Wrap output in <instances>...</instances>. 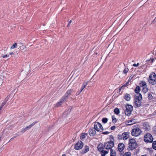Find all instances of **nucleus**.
<instances>
[{
	"label": "nucleus",
	"mask_w": 156,
	"mask_h": 156,
	"mask_svg": "<svg viewBox=\"0 0 156 156\" xmlns=\"http://www.w3.org/2000/svg\"><path fill=\"white\" fill-rule=\"evenodd\" d=\"M141 94H138L136 95L134 99L133 105L135 108H138L141 105V101L142 99Z\"/></svg>",
	"instance_id": "1"
},
{
	"label": "nucleus",
	"mask_w": 156,
	"mask_h": 156,
	"mask_svg": "<svg viewBox=\"0 0 156 156\" xmlns=\"http://www.w3.org/2000/svg\"><path fill=\"white\" fill-rule=\"evenodd\" d=\"M137 147V144L134 139L132 138L129 140L128 149L129 151L133 150Z\"/></svg>",
	"instance_id": "2"
},
{
	"label": "nucleus",
	"mask_w": 156,
	"mask_h": 156,
	"mask_svg": "<svg viewBox=\"0 0 156 156\" xmlns=\"http://www.w3.org/2000/svg\"><path fill=\"white\" fill-rule=\"evenodd\" d=\"M142 133V131L138 127H135L132 129L131 134L133 136H139Z\"/></svg>",
	"instance_id": "3"
},
{
	"label": "nucleus",
	"mask_w": 156,
	"mask_h": 156,
	"mask_svg": "<svg viewBox=\"0 0 156 156\" xmlns=\"http://www.w3.org/2000/svg\"><path fill=\"white\" fill-rule=\"evenodd\" d=\"M94 129L97 131L100 132L103 131L104 129L102 125L98 122H94Z\"/></svg>",
	"instance_id": "4"
},
{
	"label": "nucleus",
	"mask_w": 156,
	"mask_h": 156,
	"mask_svg": "<svg viewBox=\"0 0 156 156\" xmlns=\"http://www.w3.org/2000/svg\"><path fill=\"white\" fill-rule=\"evenodd\" d=\"M144 139L146 143H152L153 141L152 136L150 133L145 134L144 136Z\"/></svg>",
	"instance_id": "5"
},
{
	"label": "nucleus",
	"mask_w": 156,
	"mask_h": 156,
	"mask_svg": "<svg viewBox=\"0 0 156 156\" xmlns=\"http://www.w3.org/2000/svg\"><path fill=\"white\" fill-rule=\"evenodd\" d=\"M129 133L128 132H124L121 134H119L118 135V138L119 140H126L129 136Z\"/></svg>",
	"instance_id": "6"
},
{
	"label": "nucleus",
	"mask_w": 156,
	"mask_h": 156,
	"mask_svg": "<svg viewBox=\"0 0 156 156\" xmlns=\"http://www.w3.org/2000/svg\"><path fill=\"white\" fill-rule=\"evenodd\" d=\"M114 146V143L112 141L107 142L104 143V147L107 150H110L112 149V148Z\"/></svg>",
	"instance_id": "7"
},
{
	"label": "nucleus",
	"mask_w": 156,
	"mask_h": 156,
	"mask_svg": "<svg viewBox=\"0 0 156 156\" xmlns=\"http://www.w3.org/2000/svg\"><path fill=\"white\" fill-rule=\"evenodd\" d=\"M126 110L125 111V114L128 116L130 115L133 110V108L132 106L127 105L126 106Z\"/></svg>",
	"instance_id": "8"
},
{
	"label": "nucleus",
	"mask_w": 156,
	"mask_h": 156,
	"mask_svg": "<svg viewBox=\"0 0 156 156\" xmlns=\"http://www.w3.org/2000/svg\"><path fill=\"white\" fill-rule=\"evenodd\" d=\"M83 145V143L81 141H78L75 145L74 148L76 150L81 149Z\"/></svg>",
	"instance_id": "9"
},
{
	"label": "nucleus",
	"mask_w": 156,
	"mask_h": 156,
	"mask_svg": "<svg viewBox=\"0 0 156 156\" xmlns=\"http://www.w3.org/2000/svg\"><path fill=\"white\" fill-rule=\"evenodd\" d=\"M124 147L125 145L123 143L119 144L118 147V150L119 152L122 151L124 150Z\"/></svg>",
	"instance_id": "10"
},
{
	"label": "nucleus",
	"mask_w": 156,
	"mask_h": 156,
	"mask_svg": "<svg viewBox=\"0 0 156 156\" xmlns=\"http://www.w3.org/2000/svg\"><path fill=\"white\" fill-rule=\"evenodd\" d=\"M96 131L94 129H90L89 130V134L91 136H93L96 134Z\"/></svg>",
	"instance_id": "11"
},
{
	"label": "nucleus",
	"mask_w": 156,
	"mask_h": 156,
	"mask_svg": "<svg viewBox=\"0 0 156 156\" xmlns=\"http://www.w3.org/2000/svg\"><path fill=\"white\" fill-rule=\"evenodd\" d=\"M156 79H154L152 78H149L148 80V81L149 83L153 85H154L156 84V81L155 80Z\"/></svg>",
	"instance_id": "12"
},
{
	"label": "nucleus",
	"mask_w": 156,
	"mask_h": 156,
	"mask_svg": "<svg viewBox=\"0 0 156 156\" xmlns=\"http://www.w3.org/2000/svg\"><path fill=\"white\" fill-rule=\"evenodd\" d=\"M124 98L126 101H129L131 99V96L130 94L126 93L124 95Z\"/></svg>",
	"instance_id": "13"
},
{
	"label": "nucleus",
	"mask_w": 156,
	"mask_h": 156,
	"mask_svg": "<svg viewBox=\"0 0 156 156\" xmlns=\"http://www.w3.org/2000/svg\"><path fill=\"white\" fill-rule=\"evenodd\" d=\"M104 148H105L104 147V144H100L98 146V149L99 151L104 150Z\"/></svg>",
	"instance_id": "14"
},
{
	"label": "nucleus",
	"mask_w": 156,
	"mask_h": 156,
	"mask_svg": "<svg viewBox=\"0 0 156 156\" xmlns=\"http://www.w3.org/2000/svg\"><path fill=\"white\" fill-rule=\"evenodd\" d=\"M88 83V82L87 81H85L84 82L83 84V86L81 87V89L80 90V91L79 92V94H80V92H81L83 89L87 85Z\"/></svg>",
	"instance_id": "15"
},
{
	"label": "nucleus",
	"mask_w": 156,
	"mask_h": 156,
	"mask_svg": "<svg viewBox=\"0 0 156 156\" xmlns=\"http://www.w3.org/2000/svg\"><path fill=\"white\" fill-rule=\"evenodd\" d=\"M139 85L140 87H143L147 86L146 83L144 81H140L139 83Z\"/></svg>",
	"instance_id": "16"
},
{
	"label": "nucleus",
	"mask_w": 156,
	"mask_h": 156,
	"mask_svg": "<svg viewBox=\"0 0 156 156\" xmlns=\"http://www.w3.org/2000/svg\"><path fill=\"white\" fill-rule=\"evenodd\" d=\"M89 150V147L87 146H86L84 147V148L82 151V152L83 153H85Z\"/></svg>",
	"instance_id": "17"
},
{
	"label": "nucleus",
	"mask_w": 156,
	"mask_h": 156,
	"mask_svg": "<svg viewBox=\"0 0 156 156\" xmlns=\"http://www.w3.org/2000/svg\"><path fill=\"white\" fill-rule=\"evenodd\" d=\"M140 87L138 86H137L134 90L135 92L136 93H137L136 95H137L138 94H140L139 93L140 91Z\"/></svg>",
	"instance_id": "18"
},
{
	"label": "nucleus",
	"mask_w": 156,
	"mask_h": 156,
	"mask_svg": "<svg viewBox=\"0 0 156 156\" xmlns=\"http://www.w3.org/2000/svg\"><path fill=\"white\" fill-rule=\"evenodd\" d=\"M73 92V90L70 89L68 90L66 94H65V95L67 97H68L69 96V95H71L72 94Z\"/></svg>",
	"instance_id": "19"
},
{
	"label": "nucleus",
	"mask_w": 156,
	"mask_h": 156,
	"mask_svg": "<svg viewBox=\"0 0 156 156\" xmlns=\"http://www.w3.org/2000/svg\"><path fill=\"white\" fill-rule=\"evenodd\" d=\"M100 152V154L102 156H105V155L108 153L107 151L104 150L101 151Z\"/></svg>",
	"instance_id": "20"
},
{
	"label": "nucleus",
	"mask_w": 156,
	"mask_h": 156,
	"mask_svg": "<svg viewBox=\"0 0 156 156\" xmlns=\"http://www.w3.org/2000/svg\"><path fill=\"white\" fill-rule=\"evenodd\" d=\"M87 134L86 133H83L81 134L80 136V139L81 140H83L85 139L86 136H87Z\"/></svg>",
	"instance_id": "21"
},
{
	"label": "nucleus",
	"mask_w": 156,
	"mask_h": 156,
	"mask_svg": "<svg viewBox=\"0 0 156 156\" xmlns=\"http://www.w3.org/2000/svg\"><path fill=\"white\" fill-rule=\"evenodd\" d=\"M156 75L155 73L154 72L152 73L149 75V78H151L156 79Z\"/></svg>",
	"instance_id": "22"
},
{
	"label": "nucleus",
	"mask_w": 156,
	"mask_h": 156,
	"mask_svg": "<svg viewBox=\"0 0 156 156\" xmlns=\"http://www.w3.org/2000/svg\"><path fill=\"white\" fill-rule=\"evenodd\" d=\"M68 98V97H67L66 96L64 95V96L62 97V98L61 99V100L64 103L65 101H66Z\"/></svg>",
	"instance_id": "23"
},
{
	"label": "nucleus",
	"mask_w": 156,
	"mask_h": 156,
	"mask_svg": "<svg viewBox=\"0 0 156 156\" xmlns=\"http://www.w3.org/2000/svg\"><path fill=\"white\" fill-rule=\"evenodd\" d=\"M116 154L115 151L112 149L110 150V156H115Z\"/></svg>",
	"instance_id": "24"
},
{
	"label": "nucleus",
	"mask_w": 156,
	"mask_h": 156,
	"mask_svg": "<svg viewBox=\"0 0 156 156\" xmlns=\"http://www.w3.org/2000/svg\"><path fill=\"white\" fill-rule=\"evenodd\" d=\"M148 89L147 87V86H145V87L143 88L142 91H143V92L144 94H145L147 92V91H148Z\"/></svg>",
	"instance_id": "25"
},
{
	"label": "nucleus",
	"mask_w": 156,
	"mask_h": 156,
	"mask_svg": "<svg viewBox=\"0 0 156 156\" xmlns=\"http://www.w3.org/2000/svg\"><path fill=\"white\" fill-rule=\"evenodd\" d=\"M63 102L60 100V101L57 102L55 106V107L60 106Z\"/></svg>",
	"instance_id": "26"
},
{
	"label": "nucleus",
	"mask_w": 156,
	"mask_h": 156,
	"mask_svg": "<svg viewBox=\"0 0 156 156\" xmlns=\"http://www.w3.org/2000/svg\"><path fill=\"white\" fill-rule=\"evenodd\" d=\"M148 98L149 100H151L153 99V96L151 92H149L148 94Z\"/></svg>",
	"instance_id": "27"
},
{
	"label": "nucleus",
	"mask_w": 156,
	"mask_h": 156,
	"mask_svg": "<svg viewBox=\"0 0 156 156\" xmlns=\"http://www.w3.org/2000/svg\"><path fill=\"white\" fill-rule=\"evenodd\" d=\"M130 77H131V76L130 77L129 79V80H128V81L124 85H123L122 86V87H126L129 84V80H131V79L133 77H132L131 78V79H130Z\"/></svg>",
	"instance_id": "28"
},
{
	"label": "nucleus",
	"mask_w": 156,
	"mask_h": 156,
	"mask_svg": "<svg viewBox=\"0 0 156 156\" xmlns=\"http://www.w3.org/2000/svg\"><path fill=\"white\" fill-rule=\"evenodd\" d=\"M129 123H130L129 125H132L136 122V121L135 119L129 120L128 122Z\"/></svg>",
	"instance_id": "29"
},
{
	"label": "nucleus",
	"mask_w": 156,
	"mask_h": 156,
	"mask_svg": "<svg viewBox=\"0 0 156 156\" xmlns=\"http://www.w3.org/2000/svg\"><path fill=\"white\" fill-rule=\"evenodd\" d=\"M152 146L154 149L156 150V140L153 142Z\"/></svg>",
	"instance_id": "30"
},
{
	"label": "nucleus",
	"mask_w": 156,
	"mask_h": 156,
	"mask_svg": "<svg viewBox=\"0 0 156 156\" xmlns=\"http://www.w3.org/2000/svg\"><path fill=\"white\" fill-rule=\"evenodd\" d=\"M129 70L128 68H125L123 71V73L124 74H126Z\"/></svg>",
	"instance_id": "31"
},
{
	"label": "nucleus",
	"mask_w": 156,
	"mask_h": 156,
	"mask_svg": "<svg viewBox=\"0 0 156 156\" xmlns=\"http://www.w3.org/2000/svg\"><path fill=\"white\" fill-rule=\"evenodd\" d=\"M114 112L117 115L119 113V110L118 108H115L114 110Z\"/></svg>",
	"instance_id": "32"
},
{
	"label": "nucleus",
	"mask_w": 156,
	"mask_h": 156,
	"mask_svg": "<svg viewBox=\"0 0 156 156\" xmlns=\"http://www.w3.org/2000/svg\"><path fill=\"white\" fill-rule=\"evenodd\" d=\"M108 120V119L106 118H104L102 120V122L104 123H107Z\"/></svg>",
	"instance_id": "33"
},
{
	"label": "nucleus",
	"mask_w": 156,
	"mask_h": 156,
	"mask_svg": "<svg viewBox=\"0 0 156 156\" xmlns=\"http://www.w3.org/2000/svg\"><path fill=\"white\" fill-rule=\"evenodd\" d=\"M36 122H34L32 124L30 125L29 126H27V127L28 128V129H30L31 127H32L33 126H34Z\"/></svg>",
	"instance_id": "34"
},
{
	"label": "nucleus",
	"mask_w": 156,
	"mask_h": 156,
	"mask_svg": "<svg viewBox=\"0 0 156 156\" xmlns=\"http://www.w3.org/2000/svg\"><path fill=\"white\" fill-rule=\"evenodd\" d=\"M17 44L16 43H14L13 45L11 46V49H13L14 48H17Z\"/></svg>",
	"instance_id": "35"
},
{
	"label": "nucleus",
	"mask_w": 156,
	"mask_h": 156,
	"mask_svg": "<svg viewBox=\"0 0 156 156\" xmlns=\"http://www.w3.org/2000/svg\"><path fill=\"white\" fill-rule=\"evenodd\" d=\"M131 154L129 152H127L125 153L123 156H131Z\"/></svg>",
	"instance_id": "36"
},
{
	"label": "nucleus",
	"mask_w": 156,
	"mask_h": 156,
	"mask_svg": "<svg viewBox=\"0 0 156 156\" xmlns=\"http://www.w3.org/2000/svg\"><path fill=\"white\" fill-rule=\"evenodd\" d=\"M28 129H28V128H27V126L26 127H25L24 128L22 129V130L21 132L23 133L26 130H28Z\"/></svg>",
	"instance_id": "37"
},
{
	"label": "nucleus",
	"mask_w": 156,
	"mask_h": 156,
	"mask_svg": "<svg viewBox=\"0 0 156 156\" xmlns=\"http://www.w3.org/2000/svg\"><path fill=\"white\" fill-rule=\"evenodd\" d=\"M112 121L114 122H116V118H115L114 116H112Z\"/></svg>",
	"instance_id": "38"
},
{
	"label": "nucleus",
	"mask_w": 156,
	"mask_h": 156,
	"mask_svg": "<svg viewBox=\"0 0 156 156\" xmlns=\"http://www.w3.org/2000/svg\"><path fill=\"white\" fill-rule=\"evenodd\" d=\"M25 46L24 45H22L20 47V49L21 50L24 49V48H25Z\"/></svg>",
	"instance_id": "39"
},
{
	"label": "nucleus",
	"mask_w": 156,
	"mask_h": 156,
	"mask_svg": "<svg viewBox=\"0 0 156 156\" xmlns=\"http://www.w3.org/2000/svg\"><path fill=\"white\" fill-rule=\"evenodd\" d=\"M115 128L116 127L115 126H113L111 127V129L112 130H114L115 129Z\"/></svg>",
	"instance_id": "40"
},
{
	"label": "nucleus",
	"mask_w": 156,
	"mask_h": 156,
	"mask_svg": "<svg viewBox=\"0 0 156 156\" xmlns=\"http://www.w3.org/2000/svg\"><path fill=\"white\" fill-rule=\"evenodd\" d=\"M109 133L108 131H106L102 133V134H108Z\"/></svg>",
	"instance_id": "41"
},
{
	"label": "nucleus",
	"mask_w": 156,
	"mask_h": 156,
	"mask_svg": "<svg viewBox=\"0 0 156 156\" xmlns=\"http://www.w3.org/2000/svg\"><path fill=\"white\" fill-rule=\"evenodd\" d=\"M139 63H137L136 64L134 63V64H133V66H134L137 67V66H138L139 65Z\"/></svg>",
	"instance_id": "42"
},
{
	"label": "nucleus",
	"mask_w": 156,
	"mask_h": 156,
	"mask_svg": "<svg viewBox=\"0 0 156 156\" xmlns=\"http://www.w3.org/2000/svg\"><path fill=\"white\" fill-rule=\"evenodd\" d=\"M9 56L8 55H5L3 56V58L8 57H9Z\"/></svg>",
	"instance_id": "43"
},
{
	"label": "nucleus",
	"mask_w": 156,
	"mask_h": 156,
	"mask_svg": "<svg viewBox=\"0 0 156 156\" xmlns=\"http://www.w3.org/2000/svg\"><path fill=\"white\" fill-rule=\"evenodd\" d=\"M110 139L111 141H112V139H113V136H112V135H111L110 136Z\"/></svg>",
	"instance_id": "44"
},
{
	"label": "nucleus",
	"mask_w": 156,
	"mask_h": 156,
	"mask_svg": "<svg viewBox=\"0 0 156 156\" xmlns=\"http://www.w3.org/2000/svg\"><path fill=\"white\" fill-rule=\"evenodd\" d=\"M71 22H72V20H70V21L69 22V23H68V25H67V27H68V26H70V23H71Z\"/></svg>",
	"instance_id": "45"
},
{
	"label": "nucleus",
	"mask_w": 156,
	"mask_h": 156,
	"mask_svg": "<svg viewBox=\"0 0 156 156\" xmlns=\"http://www.w3.org/2000/svg\"><path fill=\"white\" fill-rule=\"evenodd\" d=\"M124 89V87H121L120 88H119V91H121V89Z\"/></svg>",
	"instance_id": "46"
},
{
	"label": "nucleus",
	"mask_w": 156,
	"mask_h": 156,
	"mask_svg": "<svg viewBox=\"0 0 156 156\" xmlns=\"http://www.w3.org/2000/svg\"><path fill=\"white\" fill-rule=\"evenodd\" d=\"M154 133L156 134V128H155L154 129Z\"/></svg>",
	"instance_id": "47"
},
{
	"label": "nucleus",
	"mask_w": 156,
	"mask_h": 156,
	"mask_svg": "<svg viewBox=\"0 0 156 156\" xmlns=\"http://www.w3.org/2000/svg\"><path fill=\"white\" fill-rule=\"evenodd\" d=\"M10 54L11 55H12L14 54V53L13 52H11L10 53Z\"/></svg>",
	"instance_id": "48"
},
{
	"label": "nucleus",
	"mask_w": 156,
	"mask_h": 156,
	"mask_svg": "<svg viewBox=\"0 0 156 156\" xmlns=\"http://www.w3.org/2000/svg\"><path fill=\"white\" fill-rule=\"evenodd\" d=\"M15 137H12V138H11L10 139V140H12V139L13 138H15Z\"/></svg>",
	"instance_id": "49"
},
{
	"label": "nucleus",
	"mask_w": 156,
	"mask_h": 156,
	"mask_svg": "<svg viewBox=\"0 0 156 156\" xmlns=\"http://www.w3.org/2000/svg\"><path fill=\"white\" fill-rule=\"evenodd\" d=\"M154 21L156 22V17L155 18L154 20Z\"/></svg>",
	"instance_id": "50"
},
{
	"label": "nucleus",
	"mask_w": 156,
	"mask_h": 156,
	"mask_svg": "<svg viewBox=\"0 0 156 156\" xmlns=\"http://www.w3.org/2000/svg\"><path fill=\"white\" fill-rule=\"evenodd\" d=\"M62 156H66V154H63L62 155Z\"/></svg>",
	"instance_id": "51"
},
{
	"label": "nucleus",
	"mask_w": 156,
	"mask_h": 156,
	"mask_svg": "<svg viewBox=\"0 0 156 156\" xmlns=\"http://www.w3.org/2000/svg\"><path fill=\"white\" fill-rule=\"evenodd\" d=\"M1 140V137H0V141Z\"/></svg>",
	"instance_id": "52"
},
{
	"label": "nucleus",
	"mask_w": 156,
	"mask_h": 156,
	"mask_svg": "<svg viewBox=\"0 0 156 156\" xmlns=\"http://www.w3.org/2000/svg\"><path fill=\"white\" fill-rule=\"evenodd\" d=\"M153 60H154V59H153V60H152V62H153Z\"/></svg>",
	"instance_id": "53"
},
{
	"label": "nucleus",
	"mask_w": 156,
	"mask_h": 156,
	"mask_svg": "<svg viewBox=\"0 0 156 156\" xmlns=\"http://www.w3.org/2000/svg\"><path fill=\"white\" fill-rule=\"evenodd\" d=\"M155 156H156V154H155Z\"/></svg>",
	"instance_id": "54"
}]
</instances>
